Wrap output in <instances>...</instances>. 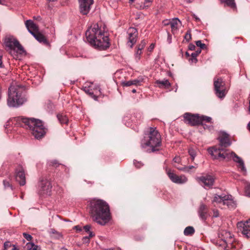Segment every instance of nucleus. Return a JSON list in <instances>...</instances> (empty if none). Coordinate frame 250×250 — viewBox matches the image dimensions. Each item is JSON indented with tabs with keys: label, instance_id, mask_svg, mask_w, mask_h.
<instances>
[{
	"label": "nucleus",
	"instance_id": "nucleus-38",
	"mask_svg": "<svg viewBox=\"0 0 250 250\" xmlns=\"http://www.w3.org/2000/svg\"><path fill=\"white\" fill-rule=\"evenodd\" d=\"M196 44L197 46L200 47V49H203L205 48L206 45L203 43L201 41H197L196 42Z\"/></svg>",
	"mask_w": 250,
	"mask_h": 250
},
{
	"label": "nucleus",
	"instance_id": "nucleus-58",
	"mask_svg": "<svg viewBox=\"0 0 250 250\" xmlns=\"http://www.w3.org/2000/svg\"><path fill=\"white\" fill-rule=\"evenodd\" d=\"M193 18L195 19V20L197 21H200L199 19L195 15H193Z\"/></svg>",
	"mask_w": 250,
	"mask_h": 250
},
{
	"label": "nucleus",
	"instance_id": "nucleus-45",
	"mask_svg": "<svg viewBox=\"0 0 250 250\" xmlns=\"http://www.w3.org/2000/svg\"><path fill=\"white\" fill-rule=\"evenodd\" d=\"M207 208L205 205H201L200 207L199 212H203L207 211Z\"/></svg>",
	"mask_w": 250,
	"mask_h": 250
},
{
	"label": "nucleus",
	"instance_id": "nucleus-13",
	"mask_svg": "<svg viewBox=\"0 0 250 250\" xmlns=\"http://www.w3.org/2000/svg\"><path fill=\"white\" fill-rule=\"evenodd\" d=\"M196 180L200 184L208 188L212 187L214 182V177L209 174L200 177H197Z\"/></svg>",
	"mask_w": 250,
	"mask_h": 250
},
{
	"label": "nucleus",
	"instance_id": "nucleus-1",
	"mask_svg": "<svg viewBox=\"0 0 250 250\" xmlns=\"http://www.w3.org/2000/svg\"><path fill=\"white\" fill-rule=\"evenodd\" d=\"M87 42L95 48L104 50L109 46L108 35L99 23L92 25L85 32Z\"/></svg>",
	"mask_w": 250,
	"mask_h": 250
},
{
	"label": "nucleus",
	"instance_id": "nucleus-19",
	"mask_svg": "<svg viewBox=\"0 0 250 250\" xmlns=\"http://www.w3.org/2000/svg\"><path fill=\"white\" fill-rule=\"evenodd\" d=\"M181 24V21L178 18L171 19L170 27L173 34L177 32Z\"/></svg>",
	"mask_w": 250,
	"mask_h": 250
},
{
	"label": "nucleus",
	"instance_id": "nucleus-27",
	"mask_svg": "<svg viewBox=\"0 0 250 250\" xmlns=\"http://www.w3.org/2000/svg\"><path fill=\"white\" fill-rule=\"evenodd\" d=\"M27 250H41V248L32 242H28L26 244Z\"/></svg>",
	"mask_w": 250,
	"mask_h": 250
},
{
	"label": "nucleus",
	"instance_id": "nucleus-11",
	"mask_svg": "<svg viewBox=\"0 0 250 250\" xmlns=\"http://www.w3.org/2000/svg\"><path fill=\"white\" fill-rule=\"evenodd\" d=\"M222 136H220L218 138L219 141V146H214L211 148H209L208 149V152H209V150L212 148H222L225 151H227V152H230L228 150L225 149L226 147L229 146L231 145V142H230L228 134L225 133L224 132L222 133Z\"/></svg>",
	"mask_w": 250,
	"mask_h": 250
},
{
	"label": "nucleus",
	"instance_id": "nucleus-31",
	"mask_svg": "<svg viewBox=\"0 0 250 250\" xmlns=\"http://www.w3.org/2000/svg\"><path fill=\"white\" fill-rule=\"evenodd\" d=\"M197 153V149L193 147H190L188 149V153L190 155L191 160L193 161L194 160Z\"/></svg>",
	"mask_w": 250,
	"mask_h": 250
},
{
	"label": "nucleus",
	"instance_id": "nucleus-2",
	"mask_svg": "<svg viewBox=\"0 0 250 250\" xmlns=\"http://www.w3.org/2000/svg\"><path fill=\"white\" fill-rule=\"evenodd\" d=\"M13 124L18 126L29 129L37 139H40L45 134L46 128L40 120L17 117L12 120Z\"/></svg>",
	"mask_w": 250,
	"mask_h": 250
},
{
	"label": "nucleus",
	"instance_id": "nucleus-35",
	"mask_svg": "<svg viewBox=\"0 0 250 250\" xmlns=\"http://www.w3.org/2000/svg\"><path fill=\"white\" fill-rule=\"evenodd\" d=\"M142 53V50L137 49L135 54V58L136 61H139L141 58V55Z\"/></svg>",
	"mask_w": 250,
	"mask_h": 250
},
{
	"label": "nucleus",
	"instance_id": "nucleus-15",
	"mask_svg": "<svg viewBox=\"0 0 250 250\" xmlns=\"http://www.w3.org/2000/svg\"><path fill=\"white\" fill-rule=\"evenodd\" d=\"M128 41L127 45L131 48L137 41V38L138 37L137 30L134 27H130L128 30Z\"/></svg>",
	"mask_w": 250,
	"mask_h": 250
},
{
	"label": "nucleus",
	"instance_id": "nucleus-25",
	"mask_svg": "<svg viewBox=\"0 0 250 250\" xmlns=\"http://www.w3.org/2000/svg\"><path fill=\"white\" fill-rule=\"evenodd\" d=\"M156 83L160 88H168L170 86V83L167 80H157Z\"/></svg>",
	"mask_w": 250,
	"mask_h": 250
},
{
	"label": "nucleus",
	"instance_id": "nucleus-8",
	"mask_svg": "<svg viewBox=\"0 0 250 250\" xmlns=\"http://www.w3.org/2000/svg\"><path fill=\"white\" fill-rule=\"evenodd\" d=\"M52 188V184L49 179L45 177L40 178L37 185V190L39 194L49 195Z\"/></svg>",
	"mask_w": 250,
	"mask_h": 250
},
{
	"label": "nucleus",
	"instance_id": "nucleus-3",
	"mask_svg": "<svg viewBox=\"0 0 250 250\" xmlns=\"http://www.w3.org/2000/svg\"><path fill=\"white\" fill-rule=\"evenodd\" d=\"M90 213L93 220L102 225H105L110 219L109 206L101 200L91 202Z\"/></svg>",
	"mask_w": 250,
	"mask_h": 250
},
{
	"label": "nucleus",
	"instance_id": "nucleus-44",
	"mask_svg": "<svg viewBox=\"0 0 250 250\" xmlns=\"http://www.w3.org/2000/svg\"><path fill=\"white\" fill-rule=\"evenodd\" d=\"M191 39V35L189 33H187L185 35V39L187 41H189Z\"/></svg>",
	"mask_w": 250,
	"mask_h": 250
},
{
	"label": "nucleus",
	"instance_id": "nucleus-52",
	"mask_svg": "<svg viewBox=\"0 0 250 250\" xmlns=\"http://www.w3.org/2000/svg\"><path fill=\"white\" fill-rule=\"evenodd\" d=\"M3 185L5 188L8 187L10 186V183L8 181L4 180L3 181Z\"/></svg>",
	"mask_w": 250,
	"mask_h": 250
},
{
	"label": "nucleus",
	"instance_id": "nucleus-60",
	"mask_svg": "<svg viewBox=\"0 0 250 250\" xmlns=\"http://www.w3.org/2000/svg\"><path fill=\"white\" fill-rule=\"evenodd\" d=\"M52 233H57V234H58V236H59H59H61V234H60L59 233H58L57 232H56V231H55V230H52Z\"/></svg>",
	"mask_w": 250,
	"mask_h": 250
},
{
	"label": "nucleus",
	"instance_id": "nucleus-22",
	"mask_svg": "<svg viewBox=\"0 0 250 250\" xmlns=\"http://www.w3.org/2000/svg\"><path fill=\"white\" fill-rule=\"evenodd\" d=\"M16 181L21 186H23L26 183L25 173H15L14 175Z\"/></svg>",
	"mask_w": 250,
	"mask_h": 250
},
{
	"label": "nucleus",
	"instance_id": "nucleus-30",
	"mask_svg": "<svg viewBox=\"0 0 250 250\" xmlns=\"http://www.w3.org/2000/svg\"><path fill=\"white\" fill-rule=\"evenodd\" d=\"M58 119L61 124H67L68 121L67 117L65 115L59 114L57 116Z\"/></svg>",
	"mask_w": 250,
	"mask_h": 250
},
{
	"label": "nucleus",
	"instance_id": "nucleus-64",
	"mask_svg": "<svg viewBox=\"0 0 250 250\" xmlns=\"http://www.w3.org/2000/svg\"><path fill=\"white\" fill-rule=\"evenodd\" d=\"M132 92L133 93H136V89H133V90H132Z\"/></svg>",
	"mask_w": 250,
	"mask_h": 250
},
{
	"label": "nucleus",
	"instance_id": "nucleus-61",
	"mask_svg": "<svg viewBox=\"0 0 250 250\" xmlns=\"http://www.w3.org/2000/svg\"><path fill=\"white\" fill-rule=\"evenodd\" d=\"M12 250H18V249H17L15 246H14Z\"/></svg>",
	"mask_w": 250,
	"mask_h": 250
},
{
	"label": "nucleus",
	"instance_id": "nucleus-16",
	"mask_svg": "<svg viewBox=\"0 0 250 250\" xmlns=\"http://www.w3.org/2000/svg\"><path fill=\"white\" fill-rule=\"evenodd\" d=\"M237 226L244 236L250 238V220L247 221L244 223H238Z\"/></svg>",
	"mask_w": 250,
	"mask_h": 250
},
{
	"label": "nucleus",
	"instance_id": "nucleus-50",
	"mask_svg": "<svg viewBox=\"0 0 250 250\" xmlns=\"http://www.w3.org/2000/svg\"><path fill=\"white\" fill-rule=\"evenodd\" d=\"M189 61L192 63H196L197 62V59L195 57H192L190 60Z\"/></svg>",
	"mask_w": 250,
	"mask_h": 250
},
{
	"label": "nucleus",
	"instance_id": "nucleus-63",
	"mask_svg": "<svg viewBox=\"0 0 250 250\" xmlns=\"http://www.w3.org/2000/svg\"><path fill=\"white\" fill-rule=\"evenodd\" d=\"M135 0H129V2L132 3H133Z\"/></svg>",
	"mask_w": 250,
	"mask_h": 250
},
{
	"label": "nucleus",
	"instance_id": "nucleus-29",
	"mask_svg": "<svg viewBox=\"0 0 250 250\" xmlns=\"http://www.w3.org/2000/svg\"><path fill=\"white\" fill-rule=\"evenodd\" d=\"M140 83V81L137 80H130L126 82H122V85L123 86H129L132 85H138L139 83Z\"/></svg>",
	"mask_w": 250,
	"mask_h": 250
},
{
	"label": "nucleus",
	"instance_id": "nucleus-37",
	"mask_svg": "<svg viewBox=\"0 0 250 250\" xmlns=\"http://www.w3.org/2000/svg\"><path fill=\"white\" fill-rule=\"evenodd\" d=\"M178 168L180 170H188L189 169H193L194 170H195V167L194 166H188V167H178Z\"/></svg>",
	"mask_w": 250,
	"mask_h": 250
},
{
	"label": "nucleus",
	"instance_id": "nucleus-23",
	"mask_svg": "<svg viewBox=\"0 0 250 250\" xmlns=\"http://www.w3.org/2000/svg\"><path fill=\"white\" fill-rule=\"evenodd\" d=\"M225 198V195H215L212 200V203L214 206H218L219 207L222 208V205L224 203V199Z\"/></svg>",
	"mask_w": 250,
	"mask_h": 250
},
{
	"label": "nucleus",
	"instance_id": "nucleus-62",
	"mask_svg": "<svg viewBox=\"0 0 250 250\" xmlns=\"http://www.w3.org/2000/svg\"><path fill=\"white\" fill-rule=\"evenodd\" d=\"M186 55L187 56V57H189L190 56L188 52H186Z\"/></svg>",
	"mask_w": 250,
	"mask_h": 250
},
{
	"label": "nucleus",
	"instance_id": "nucleus-17",
	"mask_svg": "<svg viewBox=\"0 0 250 250\" xmlns=\"http://www.w3.org/2000/svg\"><path fill=\"white\" fill-rule=\"evenodd\" d=\"M168 177L174 183L177 184H183L187 182V178L184 175H178L176 173H167Z\"/></svg>",
	"mask_w": 250,
	"mask_h": 250
},
{
	"label": "nucleus",
	"instance_id": "nucleus-33",
	"mask_svg": "<svg viewBox=\"0 0 250 250\" xmlns=\"http://www.w3.org/2000/svg\"><path fill=\"white\" fill-rule=\"evenodd\" d=\"M245 195L248 197H250V184L246 181H245Z\"/></svg>",
	"mask_w": 250,
	"mask_h": 250
},
{
	"label": "nucleus",
	"instance_id": "nucleus-47",
	"mask_svg": "<svg viewBox=\"0 0 250 250\" xmlns=\"http://www.w3.org/2000/svg\"><path fill=\"white\" fill-rule=\"evenodd\" d=\"M173 162L174 163L179 164L181 162V158L179 156H176L173 159Z\"/></svg>",
	"mask_w": 250,
	"mask_h": 250
},
{
	"label": "nucleus",
	"instance_id": "nucleus-12",
	"mask_svg": "<svg viewBox=\"0 0 250 250\" xmlns=\"http://www.w3.org/2000/svg\"><path fill=\"white\" fill-rule=\"evenodd\" d=\"M184 122L191 125H200L201 119L198 114H191L186 113L184 115Z\"/></svg>",
	"mask_w": 250,
	"mask_h": 250
},
{
	"label": "nucleus",
	"instance_id": "nucleus-54",
	"mask_svg": "<svg viewBox=\"0 0 250 250\" xmlns=\"http://www.w3.org/2000/svg\"><path fill=\"white\" fill-rule=\"evenodd\" d=\"M189 49L191 50H193L195 49V46L193 44H190L189 45Z\"/></svg>",
	"mask_w": 250,
	"mask_h": 250
},
{
	"label": "nucleus",
	"instance_id": "nucleus-7",
	"mask_svg": "<svg viewBox=\"0 0 250 250\" xmlns=\"http://www.w3.org/2000/svg\"><path fill=\"white\" fill-rule=\"evenodd\" d=\"M3 44L5 49L11 55L15 52L21 54L24 49L17 39L13 35H7L3 39Z\"/></svg>",
	"mask_w": 250,
	"mask_h": 250
},
{
	"label": "nucleus",
	"instance_id": "nucleus-57",
	"mask_svg": "<svg viewBox=\"0 0 250 250\" xmlns=\"http://www.w3.org/2000/svg\"><path fill=\"white\" fill-rule=\"evenodd\" d=\"M154 47V45L153 44H151L149 46V48H148V50H149V51H151L153 49Z\"/></svg>",
	"mask_w": 250,
	"mask_h": 250
},
{
	"label": "nucleus",
	"instance_id": "nucleus-4",
	"mask_svg": "<svg viewBox=\"0 0 250 250\" xmlns=\"http://www.w3.org/2000/svg\"><path fill=\"white\" fill-rule=\"evenodd\" d=\"M209 153L213 159H218L220 161L232 158L233 161L237 164V166L240 170L244 172L246 171L247 169L244 161L233 152H227L223 149L214 148L210 149Z\"/></svg>",
	"mask_w": 250,
	"mask_h": 250
},
{
	"label": "nucleus",
	"instance_id": "nucleus-39",
	"mask_svg": "<svg viewBox=\"0 0 250 250\" xmlns=\"http://www.w3.org/2000/svg\"><path fill=\"white\" fill-rule=\"evenodd\" d=\"M146 44V42L145 40H143L141 42V43L139 44L138 46V49H140V50H143L145 47Z\"/></svg>",
	"mask_w": 250,
	"mask_h": 250
},
{
	"label": "nucleus",
	"instance_id": "nucleus-5",
	"mask_svg": "<svg viewBox=\"0 0 250 250\" xmlns=\"http://www.w3.org/2000/svg\"><path fill=\"white\" fill-rule=\"evenodd\" d=\"M23 87L19 85H13L8 89L7 104L10 107H18L26 101L23 94Z\"/></svg>",
	"mask_w": 250,
	"mask_h": 250
},
{
	"label": "nucleus",
	"instance_id": "nucleus-26",
	"mask_svg": "<svg viewBox=\"0 0 250 250\" xmlns=\"http://www.w3.org/2000/svg\"><path fill=\"white\" fill-rule=\"evenodd\" d=\"M221 2L233 9L236 7L234 0H221Z\"/></svg>",
	"mask_w": 250,
	"mask_h": 250
},
{
	"label": "nucleus",
	"instance_id": "nucleus-49",
	"mask_svg": "<svg viewBox=\"0 0 250 250\" xmlns=\"http://www.w3.org/2000/svg\"><path fill=\"white\" fill-rule=\"evenodd\" d=\"M24 168L22 166H20L19 167V169H16L15 172H24Z\"/></svg>",
	"mask_w": 250,
	"mask_h": 250
},
{
	"label": "nucleus",
	"instance_id": "nucleus-48",
	"mask_svg": "<svg viewBox=\"0 0 250 250\" xmlns=\"http://www.w3.org/2000/svg\"><path fill=\"white\" fill-rule=\"evenodd\" d=\"M163 23H164V24L165 25H170L171 19L166 20L164 21Z\"/></svg>",
	"mask_w": 250,
	"mask_h": 250
},
{
	"label": "nucleus",
	"instance_id": "nucleus-55",
	"mask_svg": "<svg viewBox=\"0 0 250 250\" xmlns=\"http://www.w3.org/2000/svg\"><path fill=\"white\" fill-rule=\"evenodd\" d=\"M167 41L169 43L171 42V36L169 33H168Z\"/></svg>",
	"mask_w": 250,
	"mask_h": 250
},
{
	"label": "nucleus",
	"instance_id": "nucleus-59",
	"mask_svg": "<svg viewBox=\"0 0 250 250\" xmlns=\"http://www.w3.org/2000/svg\"><path fill=\"white\" fill-rule=\"evenodd\" d=\"M8 244H9V243H5L4 244V247L5 249H7V248L8 247Z\"/></svg>",
	"mask_w": 250,
	"mask_h": 250
},
{
	"label": "nucleus",
	"instance_id": "nucleus-10",
	"mask_svg": "<svg viewBox=\"0 0 250 250\" xmlns=\"http://www.w3.org/2000/svg\"><path fill=\"white\" fill-rule=\"evenodd\" d=\"M219 238L226 244L228 248L233 247L232 235L227 230H222L218 234Z\"/></svg>",
	"mask_w": 250,
	"mask_h": 250
},
{
	"label": "nucleus",
	"instance_id": "nucleus-28",
	"mask_svg": "<svg viewBox=\"0 0 250 250\" xmlns=\"http://www.w3.org/2000/svg\"><path fill=\"white\" fill-rule=\"evenodd\" d=\"M200 117V119H201L200 124L203 126V127L205 129L208 128V126L206 125H204L203 124V122L210 123L211 121V118L209 117L205 116H201Z\"/></svg>",
	"mask_w": 250,
	"mask_h": 250
},
{
	"label": "nucleus",
	"instance_id": "nucleus-46",
	"mask_svg": "<svg viewBox=\"0 0 250 250\" xmlns=\"http://www.w3.org/2000/svg\"><path fill=\"white\" fill-rule=\"evenodd\" d=\"M90 228H91L90 226L86 225L84 227L83 229L85 232H87L88 233V234H89V231H91L90 230Z\"/></svg>",
	"mask_w": 250,
	"mask_h": 250
},
{
	"label": "nucleus",
	"instance_id": "nucleus-18",
	"mask_svg": "<svg viewBox=\"0 0 250 250\" xmlns=\"http://www.w3.org/2000/svg\"><path fill=\"white\" fill-rule=\"evenodd\" d=\"M28 31L33 35L39 31L38 26L31 20H27L25 22Z\"/></svg>",
	"mask_w": 250,
	"mask_h": 250
},
{
	"label": "nucleus",
	"instance_id": "nucleus-32",
	"mask_svg": "<svg viewBox=\"0 0 250 250\" xmlns=\"http://www.w3.org/2000/svg\"><path fill=\"white\" fill-rule=\"evenodd\" d=\"M194 232V228L192 227H187L184 231V234L185 235H189L193 234Z\"/></svg>",
	"mask_w": 250,
	"mask_h": 250
},
{
	"label": "nucleus",
	"instance_id": "nucleus-43",
	"mask_svg": "<svg viewBox=\"0 0 250 250\" xmlns=\"http://www.w3.org/2000/svg\"><path fill=\"white\" fill-rule=\"evenodd\" d=\"M201 50L200 49H198L195 52H193L191 54V57L196 58V57L201 53Z\"/></svg>",
	"mask_w": 250,
	"mask_h": 250
},
{
	"label": "nucleus",
	"instance_id": "nucleus-24",
	"mask_svg": "<svg viewBox=\"0 0 250 250\" xmlns=\"http://www.w3.org/2000/svg\"><path fill=\"white\" fill-rule=\"evenodd\" d=\"M35 38L40 42L44 44H47V41L44 35L41 34L39 31L33 35Z\"/></svg>",
	"mask_w": 250,
	"mask_h": 250
},
{
	"label": "nucleus",
	"instance_id": "nucleus-56",
	"mask_svg": "<svg viewBox=\"0 0 250 250\" xmlns=\"http://www.w3.org/2000/svg\"><path fill=\"white\" fill-rule=\"evenodd\" d=\"M3 67V65L2 61V56L0 55V68Z\"/></svg>",
	"mask_w": 250,
	"mask_h": 250
},
{
	"label": "nucleus",
	"instance_id": "nucleus-51",
	"mask_svg": "<svg viewBox=\"0 0 250 250\" xmlns=\"http://www.w3.org/2000/svg\"><path fill=\"white\" fill-rule=\"evenodd\" d=\"M74 229H75L77 231H81L82 230V228L79 226H76L73 228Z\"/></svg>",
	"mask_w": 250,
	"mask_h": 250
},
{
	"label": "nucleus",
	"instance_id": "nucleus-40",
	"mask_svg": "<svg viewBox=\"0 0 250 250\" xmlns=\"http://www.w3.org/2000/svg\"><path fill=\"white\" fill-rule=\"evenodd\" d=\"M134 165L136 167L138 168L141 167L143 166V164L141 162L137 161V160L134 161Z\"/></svg>",
	"mask_w": 250,
	"mask_h": 250
},
{
	"label": "nucleus",
	"instance_id": "nucleus-21",
	"mask_svg": "<svg viewBox=\"0 0 250 250\" xmlns=\"http://www.w3.org/2000/svg\"><path fill=\"white\" fill-rule=\"evenodd\" d=\"M95 88L93 87V83H86L85 86L83 87V91L93 98L95 100L97 99V97L94 95L93 89Z\"/></svg>",
	"mask_w": 250,
	"mask_h": 250
},
{
	"label": "nucleus",
	"instance_id": "nucleus-14",
	"mask_svg": "<svg viewBox=\"0 0 250 250\" xmlns=\"http://www.w3.org/2000/svg\"><path fill=\"white\" fill-rule=\"evenodd\" d=\"M81 13L83 15L87 14L93 3V0H78Z\"/></svg>",
	"mask_w": 250,
	"mask_h": 250
},
{
	"label": "nucleus",
	"instance_id": "nucleus-34",
	"mask_svg": "<svg viewBox=\"0 0 250 250\" xmlns=\"http://www.w3.org/2000/svg\"><path fill=\"white\" fill-rule=\"evenodd\" d=\"M94 236V233L92 231H89V234L88 236H84L83 238V241L84 243H88L89 241L90 238H91Z\"/></svg>",
	"mask_w": 250,
	"mask_h": 250
},
{
	"label": "nucleus",
	"instance_id": "nucleus-9",
	"mask_svg": "<svg viewBox=\"0 0 250 250\" xmlns=\"http://www.w3.org/2000/svg\"><path fill=\"white\" fill-rule=\"evenodd\" d=\"M214 88L215 93L219 98L222 99L225 97L227 90L225 83L221 78H214Z\"/></svg>",
	"mask_w": 250,
	"mask_h": 250
},
{
	"label": "nucleus",
	"instance_id": "nucleus-42",
	"mask_svg": "<svg viewBox=\"0 0 250 250\" xmlns=\"http://www.w3.org/2000/svg\"><path fill=\"white\" fill-rule=\"evenodd\" d=\"M23 235L27 241H31L32 239V236L29 234L23 233Z\"/></svg>",
	"mask_w": 250,
	"mask_h": 250
},
{
	"label": "nucleus",
	"instance_id": "nucleus-53",
	"mask_svg": "<svg viewBox=\"0 0 250 250\" xmlns=\"http://www.w3.org/2000/svg\"><path fill=\"white\" fill-rule=\"evenodd\" d=\"M213 216L215 217H217L219 216V212L217 210H213Z\"/></svg>",
	"mask_w": 250,
	"mask_h": 250
},
{
	"label": "nucleus",
	"instance_id": "nucleus-36",
	"mask_svg": "<svg viewBox=\"0 0 250 250\" xmlns=\"http://www.w3.org/2000/svg\"><path fill=\"white\" fill-rule=\"evenodd\" d=\"M152 1L150 0H145L144 5L142 6L143 9L149 7L151 4Z\"/></svg>",
	"mask_w": 250,
	"mask_h": 250
},
{
	"label": "nucleus",
	"instance_id": "nucleus-41",
	"mask_svg": "<svg viewBox=\"0 0 250 250\" xmlns=\"http://www.w3.org/2000/svg\"><path fill=\"white\" fill-rule=\"evenodd\" d=\"M206 214H207V211H203V212H201V211L199 212V214L200 215V217L203 220L206 219Z\"/></svg>",
	"mask_w": 250,
	"mask_h": 250
},
{
	"label": "nucleus",
	"instance_id": "nucleus-6",
	"mask_svg": "<svg viewBox=\"0 0 250 250\" xmlns=\"http://www.w3.org/2000/svg\"><path fill=\"white\" fill-rule=\"evenodd\" d=\"M161 144V136L156 128L150 127L149 133L146 134L144 138L141 141V146L146 148L149 147L147 150L155 151L158 149L157 147Z\"/></svg>",
	"mask_w": 250,
	"mask_h": 250
},
{
	"label": "nucleus",
	"instance_id": "nucleus-20",
	"mask_svg": "<svg viewBox=\"0 0 250 250\" xmlns=\"http://www.w3.org/2000/svg\"><path fill=\"white\" fill-rule=\"evenodd\" d=\"M223 205H226L229 208L232 209L235 208L236 204L232 199L231 196L225 195L224 203Z\"/></svg>",
	"mask_w": 250,
	"mask_h": 250
}]
</instances>
